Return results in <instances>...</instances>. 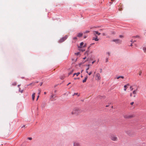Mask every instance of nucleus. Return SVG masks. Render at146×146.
<instances>
[{"label":"nucleus","instance_id":"44","mask_svg":"<svg viewBox=\"0 0 146 146\" xmlns=\"http://www.w3.org/2000/svg\"><path fill=\"white\" fill-rule=\"evenodd\" d=\"M102 98H105V97L104 96H102L101 97Z\"/></svg>","mask_w":146,"mask_h":146},{"label":"nucleus","instance_id":"50","mask_svg":"<svg viewBox=\"0 0 146 146\" xmlns=\"http://www.w3.org/2000/svg\"><path fill=\"white\" fill-rule=\"evenodd\" d=\"M76 75V73H74V74L73 76H74L75 75Z\"/></svg>","mask_w":146,"mask_h":146},{"label":"nucleus","instance_id":"32","mask_svg":"<svg viewBox=\"0 0 146 146\" xmlns=\"http://www.w3.org/2000/svg\"><path fill=\"white\" fill-rule=\"evenodd\" d=\"M39 97V95H38L37 97V98L36 99V101H37L38 100Z\"/></svg>","mask_w":146,"mask_h":146},{"label":"nucleus","instance_id":"2","mask_svg":"<svg viewBox=\"0 0 146 146\" xmlns=\"http://www.w3.org/2000/svg\"><path fill=\"white\" fill-rule=\"evenodd\" d=\"M84 44V42H82L80 43V45L78 46V48H79V50H81L82 52H83L85 50V49H83V48H82V46ZM86 44H85L83 46V48L86 47Z\"/></svg>","mask_w":146,"mask_h":146},{"label":"nucleus","instance_id":"15","mask_svg":"<svg viewBox=\"0 0 146 146\" xmlns=\"http://www.w3.org/2000/svg\"><path fill=\"white\" fill-rule=\"evenodd\" d=\"M83 35L82 33H79L77 34V36L78 37H80L82 36Z\"/></svg>","mask_w":146,"mask_h":146},{"label":"nucleus","instance_id":"14","mask_svg":"<svg viewBox=\"0 0 146 146\" xmlns=\"http://www.w3.org/2000/svg\"><path fill=\"white\" fill-rule=\"evenodd\" d=\"M38 82H36V83H38ZM36 83V82H33L29 84L27 86H29L31 85V86H34L35 85V84Z\"/></svg>","mask_w":146,"mask_h":146},{"label":"nucleus","instance_id":"46","mask_svg":"<svg viewBox=\"0 0 146 146\" xmlns=\"http://www.w3.org/2000/svg\"><path fill=\"white\" fill-rule=\"evenodd\" d=\"M87 66H88V67H89V66H90V64H88L87 65Z\"/></svg>","mask_w":146,"mask_h":146},{"label":"nucleus","instance_id":"54","mask_svg":"<svg viewBox=\"0 0 146 146\" xmlns=\"http://www.w3.org/2000/svg\"><path fill=\"white\" fill-rule=\"evenodd\" d=\"M106 107H108V106H106Z\"/></svg>","mask_w":146,"mask_h":146},{"label":"nucleus","instance_id":"3","mask_svg":"<svg viewBox=\"0 0 146 146\" xmlns=\"http://www.w3.org/2000/svg\"><path fill=\"white\" fill-rule=\"evenodd\" d=\"M137 89L134 90L132 93L130 94V97L133 96L134 98H135L136 97V94L137 93Z\"/></svg>","mask_w":146,"mask_h":146},{"label":"nucleus","instance_id":"10","mask_svg":"<svg viewBox=\"0 0 146 146\" xmlns=\"http://www.w3.org/2000/svg\"><path fill=\"white\" fill-rule=\"evenodd\" d=\"M73 146H81L80 144L78 142L74 141L73 143Z\"/></svg>","mask_w":146,"mask_h":146},{"label":"nucleus","instance_id":"48","mask_svg":"<svg viewBox=\"0 0 146 146\" xmlns=\"http://www.w3.org/2000/svg\"><path fill=\"white\" fill-rule=\"evenodd\" d=\"M94 44V43H92L91 44H90V45H93V44Z\"/></svg>","mask_w":146,"mask_h":146},{"label":"nucleus","instance_id":"40","mask_svg":"<svg viewBox=\"0 0 146 146\" xmlns=\"http://www.w3.org/2000/svg\"><path fill=\"white\" fill-rule=\"evenodd\" d=\"M89 32V31H86L85 32V33H88Z\"/></svg>","mask_w":146,"mask_h":146},{"label":"nucleus","instance_id":"27","mask_svg":"<svg viewBox=\"0 0 146 146\" xmlns=\"http://www.w3.org/2000/svg\"><path fill=\"white\" fill-rule=\"evenodd\" d=\"M106 62H108V58H106Z\"/></svg>","mask_w":146,"mask_h":146},{"label":"nucleus","instance_id":"30","mask_svg":"<svg viewBox=\"0 0 146 146\" xmlns=\"http://www.w3.org/2000/svg\"><path fill=\"white\" fill-rule=\"evenodd\" d=\"M102 69L101 68V69H100V73H102Z\"/></svg>","mask_w":146,"mask_h":146},{"label":"nucleus","instance_id":"8","mask_svg":"<svg viewBox=\"0 0 146 146\" xmlns=\"http://www.w3.org/2000/svg\"><path fill=\"white\" fill-rule=\"evenodd\" d=\"M68 36L67 35H66L64 37L62 38L61 39H60L59 40V42H62L64 41L65 40H66L68 38Z\"/></svg>","mask_w":146,"mask_h":146},{"label":"nucleus","instance_id":"45","mask_svg":"<svg viewBox=\"0 0 146 146\" xmlns=\"http://www.w3.org/2000/svg\"><path fill=\"white\" fill-rule=\"evenodd\" d=\"M102 34H103V36H105V33H103Z\"/></svg>","mask_w":146,"mask_h":146},{"label":"nucleus","instance_id":"1","mask_svg":"<svg viewBox=\"0 0 146 146\" xmlns=\"http://www.w3.org/2000/svg\"><path fill=\"white\" fill-rule=\"evenodd\" d=\"M82 111L81 109L78 108H75L73 109L70 112L72 115L78 116L81 113Z\"/></svg>","mask_w":146,"mask_h":146},{"label":"nucleus","instance_id":"16","mask_svg":"<svg viewBox=\"0 0 146 146\" xmlns=\"http://www.w3.org/2000/svg\"><path fill=\"white\" fill-rule=\"evenodd\" d=\"M87 78H88V76H86V77L85 78V79L83 80L82 82L83 83H84V82H86V80L87 79Z\"/></svg>","mask_w":146,"mask_h":146},{"label":"nucleus","instance_id":"26","mask_svg":"<svg viewBox=\"0 0 146 146\" xmlns=\"http://www.w3.org/2000/svg\"><path fill=\"white\" fill-rule=\"evenodd\" d=\"M80 74V73L79 72H78L76 73V76H78Z\"/></svg>","mask_w":146,"mask_h":146},{"label":"nucleus","instance_id":"35","mask_svg":"<svg viewBox=\"0 0 146 146\" xmlns=\"http://www.w3.org/2000/svg\"><path fill=\"white\" fill-rule=\"evenodd\" d=\"M73 39L74 40L77 39V38L76 37H74V38H73Z\"/></svg>","mask_w":146,"mask_h":146},{"label":"nucleus","instance_id":"23","mask_svg":"<svg viewBox=\"0 0 146 146\" xmlns=\"http://www.w3.org/2000/svg\"><path fill=\"white\" fill-rule=\"evenodd\" d=\"M106 54H107L108 56H109L110 55V53L109 52H107Z\"/></svg>","mask_w":146,"mask_h":146},{"label":"nucleus","instance_id":"42","mask_svg":"<svg viewBox=\"0 0 146 146\" xmlns=\"http://www.w3.org/2000/svg\"><path fill=\"white\" fill-rule=\"evenodd\" d=\"M96 61L95 60V61H93L92 62V64H93Z\"/></svg>","mask_w":146,"mask_h":146},{"label":"nucleus","instance_id":"34","mask_svg":"<svg viewBox=\"0 0 146 146\" xmlns=\"http://www.w3.org/2000/svg\"><path fill=\"white\" fill-rule=\"evenodd\" d=\"M89 69V67H88L87 68H86V71H88Z\"/></svg>","mask_w":146,"mask_h":146},{"label":"nucleus","instance_id":"22","mask_svg":"<svg viewBox=\"0 0 146 146\" xmlns=\"http://www.w3.org/2000/svg\"><path fill=\"white\" fill-rule=\"evenodd\" d=\"M80 54V52H78L77 53H75V54L76 55H78L79 54Z\"/></svg>","mask_w":146,"mask_h":146},{"label":"nucleus","instance_id":"28","mask_svg":"<svg viewBox=\"0 0 146 146\" xmlns=\"http://www.w3.org/2000/svg\"><path fill=\"white\" fill-rule=\"evenodd\" d=\"M137 37H139V36L138 35H137V36H133V38H137Z\"/></svg>","mask_w":146,"mask_h":146},{"label":"nucleus","instance_id":"57","mask_svg":"<svg viewBox=\"0 0 146 146\" xmlns=\"http://www.w3.org/2000/svg\"><path fill=\"white\" fill-rule=\"evenodd\" d=\"M90 46L88 47V49H89L90 48Z\"/></svg>","mask_w":146,"mask_h":146},{"label":"nucleus","instance_id":"39","mask_svg":"<svg viewBox=\"0 0 146 146\" xmlns=\"http://www.w3.org/2000/svg\"><path fill=\"white\" fill-rule=\"evenodd\" d=\"M134 104V102H131V103H130V104L131 105H132Z\"/></svg>","mask_w":146,"mask_h":146},{"label":"nucleus","instance_id":"51","mask_svg":"<svg viewBox=\"0 0 146 146\" xmlns=\"http://www.w3.org/2000/svg\"><path fill=\"white\" fill-rule=\"evenodd\" d=\"M70 84V83H69L67 85V86L69 84Z\"/></svg>","mask_w":146,"mask_h":146},{"label":"nucleus","instance_id":"49","mask_svg":"<svg viewBox=\"0 0 146 146\" xmlns=\"http://www.w3.org/2000/svg\"><path fill=\"white\" fill-rule=\"evenodd\" d=\"M86 73H87L88 74V71H86Z\"/></svg>","mask_w":146,"mask_h":146},{"label":"nucleus","instance_id":"20","mask_svg":"<svg viewBox=\"0 0 146 146\" xmlns=\"http://www.w3.org/2000/svg\"><path fill=\"white\" fill-rule=\"evenodd\" d=\"M143 50L144 51V52H145L146 53V47H144V48H143Z\"/></svg>","mask_w":146,"mask_h":146},{"label":"nucleus","instance_id":"13","mask_svg":"<svg viewBox=\"0 0 146 146\" xmlns=\"http://www.w3.org/2000/svg\"><path fill=\"white\" fill-rule=\"evenodd\" d=\"M92 40H94L96 41H98L99 40L98 39V36H96V38L94 37H93Z\"/></svg>","mask_w":146,"mask_h":146},{"label":"nucleus","instance_id":"41","mask_svg":"<svg viewBox=\"0 0 146 146\" xmlns=\"http://www.w3.org/2000/svg\"><path fill=\"white\" fill-rule=\"evenodd\" d=\"M25 125H23L22 127H21V128H23V127L25 128Z\"/></svg>","mask_w":146,"mask_h":146},{"label":"nucleus","instance_id":"4","mask_svg":"<svg viewBox=\"0 0 146 146\" xmlns=\"http://www.w3.org/2000/svg\"><path fill=\"white\" fill-rule=\"evenodd\" d=\"M101 77L100 74L99 73H97L95 75V80L97 81H99L100 80Z\"/></svg>","mask_w":146,"mask_h":146},{"label":"nucleus","instance_id":"5","mask_svg":"<svg viewBox=\"0 0 146 146\" xmlns=\"http://www.w3.org/2000/svg\"><path fill=\"white\" fill-rule=\"evenodd\" d=\"M134 115H133L126 114L124 115V117L125 118L128 119L134 117Z\"/></svg>","mask_w":146,"mask_h":146},{"label":"nucleus","instance_id":"9","mask_svg":"<svg viewBox=\"0 0 146 146\" xmlns=\"http://www.w3.org/2000/svg\"><path fill=\"white\" fill-rule=\"evenodd\" d=\"M56 95L54 94H52L51 96L50 99L51 100H56Z\"/></svg>","mask_w":146,"mask_h":146},{"label":"nucleus","instance_id":"31","mask_svg":"<svg viewBox=\"0 0 146 146\" xmlns=\"http://www.w3.org/2000/svg\"><path fill=\"white\" fill-rule=\"evenodd\" d=\"M28 139L29 140H31L32 139L31 137H28Z\"/></svg>","mask_w":146,"mask_h":146},{"label":"nucleus","instance_id":"47","mask_svg":"<svg viewBox=\"0 0 146 146\" xmlns=\"http://www.w3.org/2000/svg\"><path fill=\"white\" fill-rule=\"evenodd\" d=\"M84 38H86V36H84Z\"/></svg>","mask_w":146,"mask_h":146},{"label":"nucleus","instance_id":"33","mask_svg":"<svg viewBox=\"0 0 146 146\" xmlns=\"http://www.w3.org/2000/svg\"><path fill=\"white\" fill-rule=\"evenodd\" d=\"M141 73H142L140 71V72H139V75L140 76V75H141Z\"/></svg>","mask_w":146,"mask_h":146},{"label":"nucleus","instance_id":"11","mask_svg":"<svg viewBox=\"0 0 146 146\" xmlns=\"http://www.w3.org/2000/svg\"><path fill=\"white\" fill-rule=\"evenodd\" d=\"M46 105V104L45 102H43L42 103V104L41 105V107L42 108H44L45 107V106Z\"/></svg>","mask_w":146,"mask_h":146},{"label":"nucleus","instance_id":"25","mask_svg":"<svg viewBox=\"0 0 146 146\" xmlns=\"http://www.w3.org/2000/svg\"><path fill=\"white\" fill-rule=\"evenodd\" d=\"M130 90H131V91H132L133 90V88H132V86H131L130 87Z\"/></svg>","mask_w":146,"mask_h":146},{"label":"nucleus","instance_id":"55","mask_svg":"<svg viewBox=\"0 0 146 146\" xmlns=\"http://www.w3.org/2000/svg\"><path fill=\"white\" fill-rule=\"evenodd\" d=\"M96 72H94V74H95L96 73Z\"/></svg>","mask_w":146,"mask_h":146},{"label":"nucleus","instance_id":"59","mask_svg":"<svg viewBox=\"0 0 146 146\" xmlns=\"http://www.w3.org/2000/svg\"><path fill=\"white\" fill-rule=\"evenodd\" d=\"M83 71V70H82V71H81V72H82Z\"/></svg>","mask_w":146,"mask_h":146},{"label":"nucleus","instance_id":"36","mask_svg":"<svg viewBox=\"0 0 146 146\" xmlns=\"http://www.w3.org/2000/svg\"><path fill=\"white\" fill-rule=\"evenodd\" d=\"M16 84V82H15L12 84V85H15Z\"/></svg>","mask_w":146,"mask_h":146},{"label":"nucleus","instance_id":"7","mask_svg":"<svg viewBox=\"0 0 146 146\" xmlns=\"http://www.w3.org/2000/svg\"><path fill=\"white\" fill-rule=\"evenodd\" d=\"M113 42H115L116 43L121 44L122 41L119 39H115L112 40Z\"/></svg>","mask_w":146,"mask_h":146},{"label":"nucleus","instance_id":"58","mask_svg":"<svg viewBox=\"0 0 146 146\" xmlns=\"http://www.w3.org/2000/svg\"><path fill=\"white\" fill-rule=\"evenodd\" d=\"M114 0H111V1H113Z\"/></svg>","mask_w":146,"mask_h":146},{"label":"nucleus","instance_id":"19","mask_svg":"<svg viewBox=\"0 0 146 146\" xmlns=\"http://www.w3.org/2000/svg\"><path fill=\"white\" fill-rule=\"evenodd\" d=\"M120 78H121L122 79H123L124 78V77L123 76H120L117 77L116 78L117 79H119Z\"/></svg>","mask_w":146,"mask_h":146},{"label":"nucleus","instance_id":"37","mask_svg":"<svg viewBox=\"0 0 146 146\" xmlns=\"http://www.w3.org/2000/svg\"><path fill=\"white\" fill-rule=\"evenodd\" d=\"M72 71L69 72L68 73V75H70L72 73Z\"/></svg>","mask_w":146,"mask_h":146},{"label":"nucleus","instance_id":"21","mask_svg":"<svg viewBox=\"0 0 146 146\" xmlns=\"http://www.w3.org/2000/svg\"><path fill=\"white\" fill-rule=\"evenodd\" d=\"M38 95H39L40 94V93L41 91L40 90H39V89L38 90Z\"/></svg>","mask_w":146,"mask_h":146},{"label":"nucleus","instance_id":"53","mask_svg":"<svg viewBox=\"0 0 146 146\" xmlns=\"http://www.w3.org/2000/svg\"><path fill=\"white\" fill-rule=\"evenodd\" d=\"M130 41H131V42H132L133 41V40H132H132Z\"/></svg>","mask_w":146,"mask_h":146},{"label":"nucleus","instance_id":"43","mask_svg":"<svg viewBox=\"0 0 146 146\" xmlns=\"http://www.w3.org/2000/svg\"><path fill=\"white\" fill-rule=\"evenodd\" d=\"M43 83L42 82H41L40 83V86H41L42 85V84Z\"/></svg>","mask_w":146,"mask_h":146},{"label":"nucleus","instance_id":"24","mask_svg":"<svg viewBox=\"0 0 146 146\" xmlns=\"http://www.w3.org/2000/svg\"><path fill=\"white\" fill-rule=\"evenodd\" d=\"M92 72L91 71L89 72H88V75H90L92 74Z\"/></svg>","mask_w":146,"mask_h":146},{"label":"nucleus","instance_id":"56","mask_svg":"<svg viewBox=\"0 0 146 146\" xmlns=\"http://www.w3.org/2000/svg\"><path fill=\"white\" fill-rule=\"evenodd\" d=\"M44 94H46V92H44Z\"/></svg>","mask_w":146,"mask_h":146},{"label":"nucleus","instance_id":"12","mask_svg":"<svg viewBox=\"0 0 146 146\" xmlns=\"http://www.w3.org/2000/svg\"><path fill=\"white\" fill-rule=\"evenodd\" d=\"M93 34L94 35H96V34H98V35H99L100 34V33H99L97 31H94L93 32Z\"/></svg>","mask_w":146,"mask_h":146},{"label":"nucleus","instance_id":"17","mask_svg":"<svg viewBox=\"0 0 146 146\" xmlns=\"http://www.w3.org/2000/svg\"><path fill=\"white\" fill-rule=\"evenodd\" d=\"M35 93H34L32 95V98L33 100H34L35 99Z\"/></svg>","mask_w":146,"mask_h":146},{"label":"nucleus","instance_id":"18","mask_svg":"<svg viewBox=\"0 0 146 146\" xmlns=\"http://www.w3.org/2000/svg\"><path fill=\"white\" fill-rule=\"evenodd\" d=\"M129 84H127V85H125L124 86V87L125 88L124 89V90L125 91H126V88H127V86H129Z\"/></svg>","mask_w":146,"mask_h":146},{"label":"nucleus","instance_id":"6","mask_svg":"<svg viewBox=\"0 0 146 146\" xmlns=\"http://www.w3.org/2000/svg\"><path fill=\"white\" fill-rule=\"evenodd\" d=\"M110 138L112 141H117V140L118 139L117 137L115 135H111L110 137Z\"/></svg>","mask_w":146,"mask_h":146},{"label":"nucleus","instance_id":"52","mask_svg":"<svg viewBox=\"0 0 146 146\" xmlns=\"http://www.w3.org/2000/svg\"><path fill=\"white\" fill-rule=\"evenodd\" d=\"M130 46H132V43H131V44L130 45Z\"/></svg>","mask_w":146,"mask_h":146},{"label":"nucleus","instance_id":"29","mask_svg":"<svg viewBox=\"0 0 146 146\" xmlns=\"http://www.w3.org/2000/svg\"><path fill=\"white\" fill-rule=\"evenodd\" d=\"M119 37L120 38H123V36L120 35L119 36Z\"/></svg>","mask_w":146,"mask_h":146},{"label":"nucleus","instance_id":"38","mask_svg":"<svg viewBox=\"0 0 146 146\" xmlns=\"http://www.w3.org/2000/svg\"><path fill=\"white\" fill-rule=\"evenodd\" d=\"M78 94V93H74V94L73 95V96L75 95H77Z\"/></svg>","mask_w":146,"mask_h":146}]
</instances>
